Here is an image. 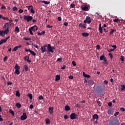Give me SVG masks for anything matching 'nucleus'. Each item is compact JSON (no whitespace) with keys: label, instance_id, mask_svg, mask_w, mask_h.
I'll return each instance as SVG.
<instances>
[{"label":"nucleus","instance_id":"1","mask_svg":"<svg viewBox=\"0 0 125 125\" xmlns=\"http://www.w3.org/2000/svg\"><path fill=\"white\" fill-rule=\"evenodd\" d=\"M23 19L24 20H25L26 21H27V22H30V21H32V20H33V16H29V15H27V16L24 15Z\"/></svg>","mask_w":125,"mask_h":125},{"label":"nucleus","instance_id":"2","mask_svg":"<svg viewBox=\"0 0 125 125\" xmlns=\"http://www.w3.org/2000/svg\"><path fill=\"white\" fill-rule=\"evenodd\" d=\"M83 23H87V24H90V23H91V18H90V17L87 16L85 20H84Z\"/></svg>","mask_w":125,"mask_h":125},{"label":"nucleus","instance_id":"3","mask_svg":"<svg viewBox=\"0 0 125 125\" xmlns=\"http://www.w3.org/2000/svg\"><path fill=\"white\" fill-rule=\"evenodd\" d=\"M46 47H47V45H46V44L41 46V50L42 53H43L45 52V51H46Z\"/></svg>","mask_w":125,"mask_h":125},{"label":"nucleus","instance_id":"4","mask_svg":"<svg viewBox=\"0 0 125 125\" xmlns=\"http://www.w3.org/2000/svg\"><path fill=\"white\" fill-rule=\"evenodd\" d=\"M27 118H28V116H27V114H26L25 112H23L22 115L21 116V121H25Z\"/></svg>","mask_w":125,"mask_h":125},{"label":"nucleus","instance_id":"5","mask_svg":"<svg viewBox=\"0 0 125 125\" xmlns=\"http://www.w3.org/2000/svg\"><path fill=\"white\" fill-rule=\"evenodd\" d=\"M77 116H78V115L75 113H71L70 116L71 120H75V119H78Z\"/></svg>","mask_w":125,"mask_h":125},{"label":"nucleus","instance_id":"6","mask_svg":"<svg viewBox=\"0 0 125 125\" xmlns=\"http://www.w3.org/2000/svg\"><path fill=\"white\" fill-rule=\"evenodd\" d=\"M47 47L48 52H51V53L54 52V51H53V50H52V46L50 45V44H48Z\"/></svg>","mask_w":125,"mask_h":125},{"label":"nucleus","instance_id":"7","mask_svg":"<svg viewBox=\"0 0 125 125\" xmlns=\"http://www.w3.org/2000/svg\"><path fill=\"white\" fill-rule=\"evenodd\" d=\"M111 125H120L119 119H115L113 121Z\"/></svg>","mask_w":125,"mask_h":125},{"label":"nucleus","instance_id":"8","mask_svg":"<svg viewBox=\"0 0 125 125\" xmlns=\"http://www.w3.org/2000/svg\"><path fill=\"white\" fill-rule=\"evenodd\" d=\"M30 30H32L33 32H36V31H38V26L37 25H34L33 26L29 28Z\"/></svg>","mask_w":125,"mask_h":125},{"label":"nucleus","instance_id":"9","mask_svg":"<svg viewBox=\"0 0 125 125\" xmlns=\"http://www.w3.org/2000/svg\"><path fill=\"white\" fill-rule=\"evenodd\" d=\"M3 32L4 35H7V34L9 33V27L5 28V30L4 31H3Z\"/></svg>","mask_w":125,"mask_h":125},{"label":"nucleus","instance_id":"10","mask_svg":"<svg viewBox=\"0 0 125 125\" xmlns=\"http://www.w3.org/2000/svg\"><path fill=\"white\" fill-rule=\"evenodd\" d=\"M79 27H81V28H83V29H86V24H83L82 22L80 23L79 25Z\"/></svg>","mask_w":125,"mask_h":125},{"label":"nucleus","instance_id":"11","mask_svg":"<svg viewBox=\"0 0 125 125\" xmlns=\"http://www.w3.org/2000/svg\"><path fill=\"white\" fill-rule=\"evenodd\" d=\"M107 113L108 115H113L114 114V110L111 108H109L107 110Z\"/></svg>","mask_w":125,"mask_h":125},{"label":"nucleus","instance_id":"12","mask_svg":"<svg viewBox=\"0 0 125 125\" xmlns=\"http://www.w3.org/2000/svg\"><path fill=\"white\" fill-rule=\"evenodd\" d=\"M103 26H102L101 23H100L99 25V32L101 33V34H102L103 33Z\"/></svg>","mask_w":125,"mask_h":125},{"label":"nucleus","instance_id":"13","mask_svg":"<svg viewBox=\"0 0 125 125\" xmlns=\"http://www.w3.org/2000/svg\"><path fill=\"white\" fill-rule=\"evenodd\" d=\"M9 26H11L10 22H7L5 23L4 25L3 26V28L4 29H5V28H8Z\"/></svg>","mask_w":125,"mask_h":125},{"label":"nucleus","instance_id":"14","mask_svg":"<svg viewBox=\"0 0 125 125\" xmlns=\"http://www.w3.org/2000/svg\"><path fill=\"white\" fill-rule=\"evenodd\" d=\"M49 112L50 114H53V110H54V107H49Z\"/></svg>","mask_w":125,"mask_h":125},{"label":"nucleus","instance_id":"15","mask_svg":"<svg viewBox=\"0 0 125 125\" xmlns=\"http://www.w3.org/2000/svg\"><path fill=\"white\" fill-rule=\"evenodd\" d=\"M98 120V115L97 114L93 115V120Z\"/></svg>","mask_w":125,"mask_h":125},{"label":"nucleus","instance_id":"16","mask_svg":"<svg viewBox=\"0 0 125 125\" xmlns=\"http://www.w3.org/2000/svg\"><path fill=\"white\" fill-rule=\"evenodd\" d=\"M82 35L83 36V37H88V36H89V33H88L86 32L83 33Z\"/></svg>","mask_w":125,"mask_h":125},{"label":"nucleus","instance_id":"17","mask_svg":"<svg viewBox=\"0 0 125 125\" xmlns=\"http://www.w3.org/2000/svg\"><path fill=\"white\" fill-rule=\"evenodd\" d=\"M7 41H6L5 39H1L0 41V45H1V44H2V43H5Z\"/></svg>","mask_w":125,"mask_h":125},{"label":"nucleus","instance_id":"18","mask_svg":"<svg viewBox=\"0 0 125 125\" xmlns=\"http://www.w3.org/2000/svg\"><path fill=\"white\" fill-rule=\"evenodd\" d=\"M114 32H116V28L114 29H110V32H109V35L111 36V35H113L114 34Z\"/></svg>","mask_w":125,"mask_h":125},{"label":"nucleus","instance_id":"19","mask_svg":"<svg viewBox=\"0 0 125 125\" xmlns=\"http://www.w3.org/2000/svg\"><path fill=\"white\" fill-rule=\"evenodd\" d=\"M88 83L90 84V85H93V84H94V82H93L92 80H89Z\"/></svg>","mask_w":125,"mask_h":125},{"label":"nucleus","instance_id":"20","mask_svg":"<svg viewBox=\"0 0 125 125\" xmlns=\"http://www.w3.org/2000/svg\"><path fill=\"white\" fill-rule=\"evenodd\" d=\"M60 79H61V78H60V75H57L56 76V79H55L56 82H57V81H60Z\"/></svg>","mask_w":125,"mask_h":125},{"label":"nucleus","instance_id":"21","mask_svg":"<svg viewBox=\"0 0 125 125\" xmlns=\"http://www.w3.org/2000/svg\"><path fill=\"white\" fill-rule=\"evenodd\" d=\"M65 110V111H70V110H71V108L70 107V106H69V105H66L64 107Z\"/></svg>","mask_w":125,"mask_h":125},{"label":"nucleus","instance_id":"22","mask_svg":"<svg viewBox=\"0 0 125 125\" xmlns=\"http://www.w3.org/2000/svg\"><path fill=\"white\" fill-rule=\"evenodd\" d=\"M15 32H17V33H19L20 32V29L18 26H16L15 28Z\"/></svg>","mask_w":125,"mask_h":125},{"label":"nucleus","instance_id":"23","mask_svg":"<svg viewBox=\"0 0 125 125\" xmlns=\"http://www.w3.org/2000/svg\"><path fill=\"white\" fill-rule=\"evenodd\" d=\"M29 52H30L31 54H32L33 56H36V55H37V54L32 50H29Z\"/></svg>","mask_w":125,"mask_h":125},{"label":"nucleus","instance_id":"24","mask_svg":"<svg viewBox=\"0 0 125 125\" xmlns=\"http://www.w3.org/2000/svg\"><path fill=\"white\" fill-rule=\"evenodd\" d=\"M27 96H28V97L29 98V99H30V100H32L33 99V94L29 93L27 94Z\"/></svg>","mask_w":125,"mask_h":125},{"label":"nucleus","instance_id":"25","mask_svg":"<svg viewBox=\"0 0 125 125\" xmlns=\"http://www.w3.org/2000/svg\"><path fill=\"white\" fill-rule=\"evenodd\" d=\"M83 10H84V11H85L86 10L88 9V6L85 5V6L82 7Z\"/></svg>","mask_w":125,"mask_h":125},{"label":"nucleus","instance_id":"26","mask_svg":"<svg viewBox=\"0 0 125 125\" xmlns=\"http://www.w3.org/2000/svg\"><path fill=\"white\" fill-rule=\"evenodd\" d=\"M15 70H20V66H19V65H18V64H16L15 66Z\"/></svg>","mask_w":125,"mask_h":125},{"label":"nucleus","instance_id":"27","mask_svg":"<svg viewBox=\"0 0 125 125\" xmlns=\"http://www.w3.org/2000/svg\"><path fill=\"white\" fill-rule=\"evenodd\" d=\"M104 59H106L104 55H102L100 58V60H101V61L104 60Z\"/></svg>","mask_w":125,"mask_h":125},{"label":"nucleus","instance_id":"28","mask_svg":"<svg viewBox=\"0 0 125 125\" xmlns=\"http://www.w3.org/2000/svg\"><path fill=\"white\" fill-rule=\"evenodd\" d=\"M42 3H44V4H49V3H50V1H42Z\"/></svg>","mask_w":125,"mask_h":125},{"label":"nucleus","instance_id":"29","mask_svg":"<svg viewBox=\"0 0 125 125\" xmlns=\"http://www.w3.org/2000/svg\"><path fill=\"white\" fill-rule=\"evenodd\" d=\"M45 121L46 122V125H49V124H50V123H51V121L49 120V119H45Z\"/></svg>","mask_w":125,"mask_h":125},{"label":"nucleus","instance_id":"30","mask_svg":"<svg viewBox=\"0 0 125 125\" xmlns=\"http://www.w3.org/2000/svg\"><path fill=\"white\" fill-rule=\"evenodd\" d=\"M121 90L122 91H124V90H125V85H122L121 87Z\"/></svg>","mask_w":125,"mask_h":125},{"label":"nucleus","instance_id":"31","mask_svg":"<svg viewBox=\"0 0 125 125\" xmlns=\"http://www.w3.org/2000/svg\"><path fill=\"white\" fill-rule=\"evenodd\" d=\"M10 114H11L12 116H14V111L12 109L9 110Z\"/></svg>","mask_w":125,"mask_h":125},{"label":"nucleus","instance_id":"32","mask_svg":"<svg viewBox=\"0 0 125 125\" xmlns=\"http://www.w3.org/2000/svg\"><path fill=\"white\" fill-rule=\"evenodd\" d=\"M16 106L17 108H21L22 107V105H21L20 103H18L16 104Z\"/></svg>","mask_w":125,"mask_h":125},{"label":"nucleus","instance_id":"33","mask_svg":"<svg viewBox=\"0 0 125 125\" xmlns=\"http://www.w3.org/2000/svg\"><path fill=\"white\" fill-rule=\"evenodd\" d=\"M97 104L99 106V107H101V105H102V104L101 103V102L99 101V99H98L97 101Z\"/></svg>","mask_w":125,"mask_h":125},{"label":"nucleus","instance_id":"34","mask_svg":"<svg viewBox=\"0 0 125 125\" xmlns=\"http://www.w3.org/2000/svg\"><path fill=\"white\" fill-rule=\"evenodd\" d=\"M24 69L26 72L29 70V68L28 67V66L27 65H25L24 66Z\"/></svg>","mask_w":125,"mask_h":125},{"label":"nucleus","instance_id":"35","mask_svg":"<svg viewBox=\"0 0 125 125\" xmlns=\"http://www.w3.org/2000/svg\"><path fill=\"white\" fill-rule=\"evenodd\" d=\"M30 12L32 13V14H35V10H34V7H32L30 9Z\"/></svg>","mask_w":125,"mask_h":125},{"label":"nucleus","instance_id":"36","mask_svg":"<svg viewBox=\"0 0 125 125\" xmlns=\"http://www.w3.org/2000/svg\"><path fill=\"white\" fill-rule=\"evenodd\" d=\"M16 96H18V97H20V92H19V91H16Z\"/></svg>","mask_w":125,"mask_h":125},{"label":"nucleus","instance_id":"37","mask_svg":"<svg viewBox=\"0 0 125 125\" xmlns=\"http://www.w3.org/2000/svg\"><path fill=\"white\" fill-rule=\"evenodd\" d=\"M101 89L99 90V91L100 92H102V91H103V90H104V89L105 88V86H103L101 87Z\"/></svg>","mask_w":125,"mask_h":125},{"label":"nucleus","instance_id":"38","mask_svg":"<svg viewBox=\"0 0 125 125\" xmlns=\"http://www.w3.org/2000/svg\"><path fill=\"white\" fill-rule=\"evenodd\" d=\"M15 73L17 74V75H20V71H19V69H16Z\"/></svg>","mask_w":125,"mask_h":125},{"label":"nucleus","instance_id":"39","mask_svg":"<svg viewBox=\"0 0 125 125\" xmlns=\"http://www.w3.org/2000/svg\"><path fill=\"white\" fill-rule=\"evenodd\" d=\"M75 6H76V5L75 4L71 3L70 6V8H75Z\"/></svg>","mask_w":125,"mask_h":125},{"label":"nucleus","instance_id":"40","mask_svg":"<svg viewBox=\"0 0 125 125\" xmlns=\"http://www.w3.org/2000/svg\"><path fill=\"white\" fill-rule=\"evenodd\" d=\"M7 59H8V57L7 56H5L3 58V62H5V61H6L7 60Z\"/></svg>","mask_w":125,"mask_h":125},{"label":"nucleus","instance_id":"41","mask_svg":"<svg viewBox=\"0 0 125 125\" xmlns=\"http://www.w3.org/2000/svg\"><path fill=\"white\" fill-rule=\"evenodd\" d=\"M63 60V59L62 58H58L57 60L58 62H61Z\"/></svg>","mask_w":125,"mask_h":125},{"label":"nucleus","instance_id":"42","mask_svg":"<svg viewBox=\"0 0 125 125\" xmlns=\"http://www.w3.org/2000/svg\"><path fill=\"white\" fill-rule=\"evenodd\" d=\"M119 21H120V20H119V19H115L114 20H113V22H115L116 23H118Z\"/></svg>","mask_w":125,"mask_h":125},{"label":"nucleus","instance_id":"43","mask_svg":"<svg viewBox=\"0 0 125 125\" xmlns=\"http://www.w3.org/2000/svg\"><path fill=\"white\" fill-rule=\"evenodd\" d=\"M17 10H18V9L16 6L13 8V11H17Z\"/></svg>","mask_w":125,"mask_h":125},{"label":"nucleus","instance_id":"44","mask_svg":"<svg viewBox=\"0 0 125 125\" xmlns=\"http://www.w3.org/2000/svg\"><path fill=\"white\" fill-rule=\"evenodd\" d=\"M107 59H104V62H103V64H107Z\"/></svg>","mask_w":125,"mask_h":125},{"label":"nucleus","instance_id":"45","mask_svg":"<svg viewBox=\"0 0 125 125\" xmlns=\"http://www.w3.org/2000/svg\"><path fill=\"white\" fill-rule=\"evenodd\" d=\"M0 35L1 36V37H3V30H0Z\"/></svg>","mask_w":125,"mask_h":125},{"label":"nucleus","instance_id":"46","mask_svg":"<svg viewBox=\"0 0 125 125\" xmlns=\"http://www.w3.org/2000/svg\"><path fill=\"white\" fill-rule=\"evenodd\" d=\"M18 47H17V46L13 48V51H16L17 50H18Z\"/></svg>","mask_w":125,"mask_h":125},{"label":"nucleus","instance_id":"47","mask_svg":"<svg viewBox=\"0 0 125 125\" xmlns=\"http://www.w3.org/2000/svg\"><path fill=\"white\" fill-rule=\"evenodd\" d=\"M26 7H27L28 8V10H30V9H31V7H33V6H32V5H29V6H26Z\"/></svg>","mask_w":125,"mask_h":125},{"label":"nucleus","instance_id":"48","mask_svg":"<svg viewBox=\"0 0 125 125\" xmlns=\"http://www.w3.org/2000/svg\"><path fill=\"white\" fill-rule=\"evenodd\" d=\"M32 31H33V30L30 29V28L29 29V31L30 34L31 35H34V34L33 33V32Z\"/></svg>","mask_w":125,"mask_h":125},{"label":"nucleus","instance_id":"49","mask_svg":"<svg viewBox=\"0 0 125 125\" xmlns=\"http://www.w3.org/2000/svg\"><path fill=\"white\" fill-rule=\"evenodd\" d=\"M2 19H3V20H9V19H8V18H7V17H3L2 18Z\"/></svg>","mask_w":125,"mask_h":125},{"label":"nucleus","instance_id":"50","mask_svg":"<svg viewBox=\"0 0 125 125\" xmlns=\"http://www.w3.org/2000/svg\"><path fill=\"white\" fill-rule=\"evenodd\" d=\"M24 39L25 40V41H31V38H24Z\"/></svg>","mask_w":125,"mask_h":125},{"label":"nucleus","instance_id":"51","mask_svg":"<svg viewBox=\"0 0 125 125\" xmlns=\"http://www.w3.org/2000/svg\"><path fill=\"white\" fill-rule=\"evenodd\" d=\"M1 9H6V7H5V6H4V5H2L1 7Z\"/></svg>","mask_w":125,"mask_h":125},{"label":"nucleus","instance_id":"52","mask_svg":"<svg viewBox=\"0 0 125 125\" xmlns=\"http://www.w3.org/2000/svg\"><path fill=\"white\" fill-rule=\"evenodd\" d=\"M72 65H73L74 66H76L77 65V63H76V62L75 61H73L72 62Z\"/></svg>","mask_w":125,"mask_h":125},{"label":"nucleus","instance_id":"53","mask_svg":"<svg viewBox=\"0 0 125 125\" xmlns=\"http://www.w3.org/2000/svg\"><path fill=\"white\" fill-rule=\"evenodd\" d=\"M108 55L110 56L111 59H113L114 57V56L111 53H109Z\"/></svg>","mask_w":125,"mask_h":125},{"label":"nucleus","instance_id":"54","mask_svg":"<svg viewBox=\"0 0 125 125\" xmlns=\"http://www.w3.org/2000/svg\"><path fill=\"white\" fill-rule=\"evenodd\" d=\"M111 46L112 47H113V49H114V50H115V49L117 48V46L116 45H112Z\"/></svg>","mask_w":125,"mask_h":125},{"label":"nucleus","instance_id":"55","mask_svg":"<svg viewBox=\"0 0 125 125\" xmlns=\"http://www.w3.org/2000/svg\"><path fill=\"white\" fill-rule=\"evenodd\" d=\"M62 70H65L66 69V65H63V67H61Z\"/></svg>","mask_w":125,"mask_h":125},{"label":"nucleus","instance_id":"56","mask_svg":"<svg viewBox=\"0 0 125 125\" xmlns=\"http://www.w3.org/2000/svg\"><path fill=\"white\" fill-rule=\"evenodd\" d=\"M120 110H121V111H122V112H125V108H124V107H121V108H120Z\"/></svg>","mask_w":125,"mask_h":125},{"label":"nucleus","instance_id":"57","mask_svg":"<svg viewBox=\"0 0 125 125\" xmlns=\"http://www.w3.org/2000/svg\"><path fill=\"white\" fill-rule=\"evenodd\" d=\"M96 48H97V49L99 50V49H100V45H96Z\"/></svg>","mask_w":125,"mask_h":125},{"label":"nucleus","instance_id":"58","mask_svg":"<svg viewBox=\"0 0 125 125\" xmlns=\"http://www.w3.org/2000/svg\"><path fill=\"white\" fill-rule=\"evenodd\" d=\"M7 85H11V84H13V83L11 82H9L7 83Z\"/></svg>","mask_w":125,"mask_h":125},{"label":"nucleus","instance_id":"59","mask_svg":"<svg viewBox=\"0 0 125 125\" xmlns=\"http://www.w3.org/2000/svg\"><path fill=\"white\" fill-rule=\"evenodd\" d=\"M42 99H43V97H42V95H41V96L39 97V100H42Z\"/></svg>","mask_w":125,"mask_h":125},{"label":"nucleus","instance_id":"60","mask_svg":"<svg viewBox=\"0 0 125 125\" xmlns=\"http://www.w3.org/2000/svg\"><path fill=\"white\" fill-rule=\"evenodd\" d=\"M68 118H69V116H68V115H64V118L65 120L68 119Z\"/></svg>","mask_w":125,"mask_h":125},{"label":"nucleus","instance_id":"61","mask_svg":"<svg viewBox=\"0 0 125 125\" xmlns=\"http://www.w3.org/2000/svg\"><path fill=\"white\" fill-rule=\"evenodd\" d=\"M119 114V112H116L114 114V116H115V117L118 116Z\"/></svg>","mask_w":125,"mask_h":125},{"label":"nucleus","instance_id":"62","mask_svg":"<svg viewBox=\"0 0 125 125\" xmlns=\"http://www.w3.org/2000/svg\"><path fill=\"white\" fill-rule=\"evenodd\" d=\"M112 102H109L108 103V106H109V107H111L112 106Z\"/></svg>","mask_w":125,"mask_h":125},{"label":"nucleus","instance_id":"63","mask_svg":"<svg viewBox=\"0 0 125 125\" xmlns=\"http://www.w3.org/2000/svg\"><path fill=\"white\" fill-rule=\"evenodd\" d=\"M120 60H121V61H125V59H124V57L123 56H121Z\"/></svg>","mask_w":125,"mask_h":125},{"label":"nucleus","instance_id":"64","mask_svg":"<svg viewBox=\"0 0 125 125\" xmlns=\"http://www.w3.org/2000/svg\"><path fill=\"white\" fill-rule=\"evenodd\" d=\"M19 12L20 13H23V10L21 9H20Z\"/></svg>","mask_w":125,"mask_h":125}]
</instances>
